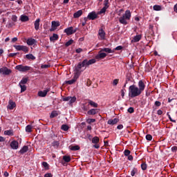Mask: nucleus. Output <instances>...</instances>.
<instances>
[{
    "mask_svg": "<svg viewBox=\"0 0 177 177\" xmlns=\"http://www.w3.org/2000/svg\"><path fill=\"white\" fill-rule=\"evenodd\" d=\"M95 63H96V59H91L90 60L86 59L83 60L82 62H80L75 68V75H77L78 77H80V75L81 74V68H82V67H86L91 66V64H95Z\"/></svg>",
    "mask_w": 177,
    "mask_h": 177,
    "instance_id": "nucleus-1",
    "label": "nucleus"
},
{
    "mask_svg": "<svg viewBox=\"0 0 177 177\" xmlns=\"http://www.w3.org/2000/svg\"><path fill=\"white\" fill-rule=\"evenodd\" d=\"M140 95H142V93L136 85L133 84L129 87V96L130 97H136L140 96Z\"/></svg>",
    "mask_w": 177,
    "mask_h": 177,
    "instance_id": "nucleus-2",
    "label": "nucleus"
},
{
    "mask_svg": "<svg viewBox=\"0 0 177 177\" xmlns=\"http://www.w3.org/2000/svg\"><path fill=\"white\" fill-rule=\"evenodd\" d=\"M131 19V11L126 10L124 15L119 18V21L121 24H124L127 26L128 24V21L127 20H129Z\"/></svg>",
    "mask_w": 177,
    "mask_h": 177,
    "instance_id": "nucleus-3",
    "label": "nucleus"
},
{
    "mask_svg": "<svg viewBox=\"0 0 177 177\" xmlns=\"http://www.w3.org/2000/svg\"><path fill=\"white\" fill-rule=\"evenodd\" d=\"M15 68L16 70H18V71H21V73H26V71H29V70H31V66L17 65Z\"/></svg>",
    "mask_w": 177,
    "mask_h": 177,
    "instance_id": "nucleus-4",
    "label": "nucleus"
},
{
    "mask_svg": "<svg viewBox=\"0 0 177 177\" xmlns=\"http://www.w3.org/2000/svg\"><path fill=\"white\" fill-rule=\"evenodd\" d=\"M92 143L93 144V147L94 149H100V145H99V142H100V139L97 136H95L91 140Z\"/></svg>",
    "mask_w": 177,
    "mask_h": 177,
    "instance_id": "nucleus-5",
    "label": "nucleus"
},
{
    "mask_svg": "<svg viewBox=\"0 0 177 177\" xmlns=\"http://www.w3.org/2000/svg\"><path fill=\"white\" fill-rule=\"evenodd\" d=\"M14 48L17 50H22V52H24L25 53H28V47L26 46L14 45Z\"/></svg>",
    "mask_w": 177,
    "mask_h": 177,
    "instance_id": "nucleus-6",
    "label": "nucleus"
},
{
    "mask_svg": "<svg viewBox=\"0 0 177 177\" xmlns=\"http://www.w3.org/2000/svg\"><path fill=\"white\" fill-rule=\"evenodd\" d=\"M77 30H78V28L74 29L73 26H71L69 28H66L64 30V32H66V35H73V34L77 32Z\"/></svg>",
    "mask_w": 177,
    "mask_h": 177,
    "instance_id": "nucleus-7",
    "label": "nucleus"
},
{
    "mask_svg": "<svg viewBox=\"0 0 177 177\" xmlns=\"http://www.w3.org/2000/svg\"><path fill=\"white\" fill-rule=\"evenodd\" d=\"M107 56V54L106 53H103L102 51V49L98 52V54L95 55V60H102V59H104Z\"/></svg>",
    "mask_w": 177,
    "mask_h": 177,
    "instance_id": "nucleus-8",
    "label": "nucleus"
},
{
    "mask_svg": "<svg viewBox=\"0 0 177 177\" xmlns=\"http://www.w3.org/2000/svg\"><path fill=\"white\" fill-rule=\"evenodd\" d=\"M77 100V97L75 96L73 97H66L63 98L64 102H69V104H73V103H75Z\"/></svg>",
    "mask_w": 177,
    "mask_h": 177,
    "instance_id": "nucleus-9",
    "label": "nucleus"
},
{
    "mask_svg": "<svg viewBox=\"0 0 177 177\" xmlns=\"http://www.w3.org/2000/svg\"><path fill=\"white\" fill-rule=\"evenodd\" d=\"M0 73L1 74H3V75H9L10 73H12V71L7 67H3L0 68Z\"/></svg>",
    "mask_w": 177,
    "mask_h": 177,
    "instance_id": "nucleus-10",
    "label": "nucleus"
},
{
    "mask_svg": "<svg viewBox=\"0 0 177 177\" xmlns=\"http://www.w3.org/2000/svg\"><path fill=\"white\" fill-rule=\"evenodd\" d=\"M145 88H146V85L145 84V82H142V80H140L138 82V90H140V93L143 92L145 91Z\"/></svg>",
    "mask_w": 177,
    "mask_h": 177,
    "instance_id": "nucleus-11",
    "label": "nucleus"
},
{
    "mask_svg": "<svg viewBox=\"0 0 177 177\" xmlns=\"http://www.w3.org/2000/svg\"><path fill=\"white\" fill-rule=\"evenodd\" d=\"M49 91H50V88H47L46 90L40 91L38 92V96H39L40 97H45V96H46V95H48V92H49Z\"/></svg>",
    "mask_w": 177,
    "mask_h": 177,
    "instance_id": "nucleus-12",
    "label": "nucleus"
},
{
    "mask_svg": "<svg viewBox=\"0 0 177 177\" xmlns=\"http://www.w3.org/2000/svg\"><path fill=\"white\" fill-rule=\"evenodd\" d=\"M88 20H95V19H97V14L93 11L88 15Z\"/></svg>",
    "mask_w": 177,
    "mask_h": 177,
    "instance_id": "nucleus-13",
    "label": "nucleus"
},
{
    "mask_svg": "<svg viewBox=\"0 0 177 177\" xmlns=\"http://www.w3.org/2000/svg\"><path fill=\"white\" fill-rule=\"evenodd\" d=\"M79 77L80 76H78V75H75L72 80L66 81V84H68V85H73V84H74Z\"/></svg>",
    "mask_w": 177,
    "mask_h": 177,
    "instance_id": "nucleus-14",
    "label": "nucleus"
},
{
    "mask_svg": "<svg viewBox=\"0 0 177 177\" xmlns=\"http://www.w3.org/2000/svg\"><path fill=\"white\" fill-rule=\"evenodd\" d=\"M10 147L13 149V150H17L19 149V142L16 140H13L10 143Z\"/></svg>",
    "mask_w": 177,
    "mask_h": 177,
    "instance_id": "nucleus-15",
    "label": "nucleus"
},
{
    "mask_svg": "<svg viewBox=\"0 0 177 177\" xmlns=\"http://www.w3.org/2000/svg\"><path fill=\"white\" fill-rule=\"evenodd\" d=\"M99 113V109H91L87 111L88 115H95Z\"/></svg>",
    "mask_w": 177,
    "mask_h": 177,
    "instance_id": "nucleus-16",
    "label": "nucleus"
},
{
    "mask_svg": "<svg viewBox=\"0 0 177 177\" xmlns=\"http://www.w3.org/2000/svg\"><path fill=\"white\" fill-rule=\"evenodd\" d=\"M98 35L100 36V39L103 40L104 39L106 32H104V30H103V29H100L98 32Z\"/></svg>",
    "mask_w": 177,
    "mask_h": 177,
    "instance_id": "nucleus-17",
    "label": "nucleus"
},
{
    "mask_svg": "<svg viewBox=\"0 0 177 177\" xmlns=\"http://www.w3.org/2000/svg\"><path fill=\"white\" fill-rule=\"evenodd\" d=\"M140 39H142V35H137L132 39L131 42H139Z\"/></svg>",
    "mask_w": 177,
    "mask_h": 177,
    "instance_id": "nucleus-18",
    "label": "nucleus"
},
{
    "mask_svg": "<svg viewBox=\"0 0 177 177\" xmlns=\"http://www.w3.org/2000/svg\"><path fill=\"white\" fill-rule=\"evenodd\" d=\"M26 44L29 45V46H32V45H35V44H37V41L32 38L28 39Z\"/></svg>",
    "mask_w": 177,
    "mask_h": 177,
    "instance_id": "nucleus-19",
    "label": "nucleus"
},
{
    "mask_svg": "<svg viewBox=\"0 0 177 177\" xmlns=\"http://www.w3.org/2000/svg\"><path fill=\"white\" fill-rule=\"evenodd\" d=\"M118 121H120L118 118H114L113 120H109L107 124L109 125H115Z\"/></svg>",
    "mask_w": 177,
    "mask_h": 177,
    "instance_id": "nucleus-20",
    "label": "nucleus"
},
{
    "mask_svg": "<svg viewBox=\"0 0 177 177\" xmlns=\"http://www.w3.org/2000/svg\"><path fill=\"white\" fill-rule=\"evenodd\" d=\"M82 10H80L77 12H75L73 14L74 19H78V17H81V16H82Z\"/></svg>",
    "mask_w": 177,
    "mask_h": 177,
    "instance_id": "nucleus-21",
    "label": "nucleus"
},
{
    "mask_svg": "<svg viewBox=\"0 0 177 177\" xmlns=\"http://www.w3.org/2000/svg\"><path fill=\"white\" fill-rule=\"evenodd\" d=\"M20 20L22 23H26V21H28V20H30V18H28L27 15H21Z\"/></svg>",
    "mask_w": 177,
    "mask_h": 177,
    "instance_id": "nucleus-22",
    "label": "nucleus"
},
{
    "mask_svg": "<svg viewBox=\"0 0 177 177\" xmlns=\"http://www.w3.org/2000/svg\"><path fill=\"white\" fill-rule=\"evenodd\" d=\"M101 52H105L106 53H114V50L109 48H101Z\"/></svg>",
    "mask_w": 177,
    "mask_h": 177,
    "instance_id": "nucleus-23",
    "label": "nucleus"
},
{
    "mask_svg": "<svg viewBox=\"0 0 177 177\" xmlns=\"http://www.w3.org/2000/svg\"><path fill=\"white\" fill-rule=\"evenodd\" d=\"M14 107H16V103L13 101H10L8 104V109L10 110H13Z\"/></svg>",
    "mask_w": 177,
    "mask_h": 177,
    "instance_id": "nucleus-24",
    "label": "nucleus"
},
{
    "mask_svg": "<svg viewBox=\"0 0 177 177\" xmlns=\"http://www.w3.org/2000/svg\"><path fill=\"white\" fill-rule=\"evenodd\" d=\"M39 21H41V20L39 19H37L35 21V28L36 31H38L39 30Z\"/></svg>",
    "mask_w": 177,
    "mask_h": 177,
    "instance_id": "nucleus-25",
    "label": "nucleus"
},
{
    "mask_svg": "<svg viewBox=\"0 0 177 177\" xmlns=\"http://www.w3.org/2000/svg\"><path fill=\"white\" fill-rule=\"evenodd\" d=\"M28 151V146H24L22 149L19 151V153L21 154H24V153H27Z\"/></svg>",
    "mask_w": 177,
    "mask_h": 177,
    "instance_id": "nucleus-26",
    "label": "nucleus"
},
{
    "mask_svg": "<svg viewBox=\"0 0 177 177\" xmlns=\"http://www.w3.org/2000/svg\"><path fill=\"white\" fill-rule=\"evenodd\" d=\"M26 59L28 60H35V56L32 54H28L26 55Z\"/></svg>",
    "mask_w": 177,
    "mask_h": 177,
    "instance_id": "nucleus-27",
    "label": "nucleus"
},
{
    "mask_svg": "<svg viewBox=\"0 0 177 177\" xmlns=\"http://www.w3.org/2000/svg\"><path fill=\"white\" fill-rule=\"evenodd\" d=\"M88 104L91 106V107H97L98 104L97 103L91 100H88Z\"/></svg>",
    "mask_w": 177,
    "mask_h": 177,
    "instance_id": "nucleus-28",
    "label": "nucleus"
},
{
    "mask_svg": "<svg viewBox=\"0 0 177 177\" xmlns=\"http://www.w3.org/2000/svg\"><path fill=\"white\" fill-rule=\"evenodd\" d=\"M59 39V35L57 34H53L52 37H50V41H57Z\"/></svg>",
    "mask_w": 177,
    "mask_h": 177,
    "instance_id": "nucleus-29",
    "label": "nucleus"
},
{
    "mask_svg": "<svg viewBox=\"0 0 177 177\" xmlns=\"http://www.w3.org/2000/svg\"><path fill=\"white\" fill-rule=\"evenodd\" d=\"M28 82V78L27 77H24L19 82V85H26V84Z\"/></svg>",
    "mask_w": 177,
    "mask_h": 177,
    "instance_id": "nucleus-30",
    "label": "nucleus"
},
{
    "mask_svg": "<svg viewBox=\"0 0 177 177\" xmlns=\"http://www.w3.org/2000/svg\"><path fill=\"white\" fill-rule=\"evenodd\" d=\"M26 132H28V133L32 132V126L31 124H28L26 127Z\"/></svg>",
    "mask_w": 177,
    "mask_h": 177,
    "instance_id": "nucleus-31",
    "label": "nucleus"
},
{
    "mask_svg": "<svg viewBox=\"0 0 177 177\" xmlns=\"http://www.w3.org/2000/svg\"><path fill=\"white\" fill-rule=\"evenodd\" d=\"M51 24H52V27H55V28H57V27L60 26V22L53 21Z\"/></svg>",
    "mask_w": 177,
    "mask_h": 177,
    "instance_id": "nucleus-32",
    "label": "nucleus"
},
{
    "mask_svg": "<svg viewBox=\"0 0 177 177\" xmlns=\"http://www.w3.org/2000/svg\"><path fill=\"white\" fill-rule=\"evenodd\" d=\"M63 160L65 162H70L71 161V158L69 156H64Z\"/></svg>",
    "mask_w": 177,
    "mask_h": 177,
    "instance_id": "nucleus-33",
    "label": "nucleus"
},
{
    "mask_svg": "<svg viewBox=\"0 0 177 177\" xmlns=\"http://www.w3.org/2000/svg\"><path fill=\"white\" fill-rule=\"evenodd\" d=\"M19 86L21 88V93H23V92H26V91H27V86H26L25 84H19Z\"/></svg>",
    "mask_w": 177,
    "mask_h": 177,
    "instance_id": "nucleus-34",
    "label": "nucleus"
},
{
    "mask_svg": "<svg viewBox=\"0 0 177 177\" xmlns=\"http://www.w3.org/2000/svg\"><path fill=\"white\" fill-rule=\"evenodd\" d=\"M71 150H72V151H77V150H80V146L78 145L72 146L71 147Z\"/></svg>",
    "mask_w": 177,
    "mask_h": 177,
    "instance_id": "nucleus-35",
    "label": "nucleus"
},
{
    "mask_svg": "<svg viewBox=\"0 0 177 177\" xmlns=\"http://www.w3.org/2000/svg\"><path fill=\"white\" fill-rule=\"evenodd\" d=\"M70 127H68V125L67 124H62L61 127V129H62V131H67L68 129H69Z\"/></svg>",
    "mask_w": 177,
    "mask_h": 177,
    "instance_id": "nucleus-36",
    "label": "nucleus"
},
{
    "mask_svg": "<svg viewBox=\"0 0 177 177\" xmlns=\"http://www.w3.org/2000/svg\"><path fill=\"white\" fill-rule=\"evenodd\" d=\"M138 174V169L133 168V170L131 171V176H135Z\"/></svg>",
    "mask_w": 177,
    "mask_h": 177,
    "instance_id": "nucleus-37",
    "label": "nucleus"
},
{
    "mask_svg": "<svg viewBox=\"0 0 177 177\" xmlns=\"http://www.w3.org/2000/svg\"><path fill=\"white\" fill-rule=\"evenodd\" d=\"M57 115H58L57 111H53V112L51 113L50 117L51 118H55V117H57Z\"/></svg>",
    "mask_w": 177,
    "mask_h": 177,
    "instance_id": "nucleus-38",
    "label": "nucleus"
},
{
    "mask_svg": "<svg viewBox=\"0 0 177 177\" xmlns=\"http://www.w3.org/2000/svg\"><path fill=\"white\" fill-rule=\"evenodd\" d=\"M4 135H7L10 136V135H13V131L12 130H7L4 131Z\"/></svg>",
    "mask_w": 177,
    "mask_h": 177,
    "instance_id": "nucleus-39",
    "label": "nucleus"
},
{
    "mask_svg": "<svg viewBox=\"0 0 177 177\" xmlns=\"http://www.w3.org/2000/svg\"><path fill=\"white\" fill-rule=\"evenodd\" d=\"M141 169H142V171H146V169H147V164H146V162L142 163Z\"/></svg>",
    "mask_w": 177,
    "mask_h": 177,
    "instance_id": "nucleus-40",
    "label": "nucleus"
},
{
    "mask_svg": "<svg viewBox=\"0 0 177 177\" xmlns=\"http://www.w3.org/2000/svg\"><path fill=\"white\" fill-rule=\"evenodd\" d=\"M52 146H53V147H57L58 146H60V143L59 142V141H54L52 142Z\"/></svg>",
    "mask_w": 177,
    "mask_h": 177,
    "instance_id": "nucleus-41",
    "label": "nucleus"
},
{
    "mask_svg": "<svg viewBox=\"0 0 177 177\" xmlns=\"http://www.w3.org/2000/svg\"><path fill=\"white\" fill-rule=\"evenodd\" d=\"M74 43V40L73 39H70L69 41H68L66 44H65V46L68 47L70 46V45H72V44Z\"/></svg>",
    "mask_w": 177,
    "mask_h": 177,
    "instance_id": "nucleus-42",
    "label": "nucleus"
},
{
    "mask_svg": "<svg viewBox=\"0 0 177 177\" xmlns=\"http://www.w3.org/2000/svg\"><path fill=\"white\" fill-rule=\"evenodd\" d=\"M42 165L43 167H44V168H46V169H49V165L48 164V162H43Z\"/></svg>",
    "mask_w": 177,
    "mask_h": 177,
    "instance_id": "nucleus-43",
    "label": "nucleus"
},
{
    "mask_svg": "<svg viewBox=\"0 0 177 177\" xmlns=\"http://www.w3.org/2000/svg\"><path fill=\"white\" fill-rule=\"evenodd\" d=\"M153 10H161V6L158 5L153 6Z\"/></svg>",
    "mask_w": 177,
    "mask_h": 177,
    "instance_id": "nucleus-44",
    "label": "nucleus"
},
{
    "mask_svg": "<svg viewBox=\"0 0 177 177\" xmlns=\"http://www.w3.org/2000/svg\"><path fill=\"white\" fill-rule=\"evenodd\" d=\"M128 113H130V114H132L133 113L135 112V109L133 107H129L127 110Z\"/></svg>",
    "mask_w": 177,
    "mask_h": 177,
    "instance_id": "nucleus-45",
    "label": "nucleus"
},
{
    "mask_svg": "<svg viewBox=\"0 0 177 177\" xmlns=\"http://www.w3.org/2000/svg\"><path fill=\"white\" fill-rule=\"evenodd\" d=\"M104 8H106V9L109 8V0L104 1Z\"/></svg>",
    "mask_w": 177,
    "mask_h": 177,
    "instance_id": "nucleus-46",
    "label": "nucleus"
},
{
    "mask_svg": "<svg viewBox=\"0 0 177 177\" xmlns=\"http://www.w3.org/2000/svg\"><path fill=\"white\" fill-rule=\"evenodd\" d=\"M124 156L128 157V156H129V154H131V151H129L128 149H125L124 151Z\"/></svg>",
    "mask_w": 177,
    "mask_h": 177,
    "instance_id": "nucleus-47",
    "label": "nucleus"
},
{
    "mask_svg": "<svg viewBox=\"0 0 177 177\" xmlns=\"http://www.w3.org/2000/svg\"><path fill=\"white\" fill-rule=\"evenodd\" d=\"M106 10H107V8H105V7H103V8L100 10V15H102V14H103V13H106Z\"/></svg>",
    "mask_w": 177,
    "mask_h": 177,
    "instance_id": "nucleus-48",
    "label": "nucleus"
},
{
    "mask_svg": "<svg viewBox=\"0 0 177 177\" xmlns=\"http://www.w3.org/2000/svg\"><path fill=\"white\" fill-rule=\"evenodd\" d=\"M167 115L169 117V120L171 122H176V120H172V118H171V115H169V112L167 113Z\"/></svg>",
    "mask_w": 177,
    "mask_h": 177,
    "instance_id": "nucleus-49",
    "label": "nucleus"
},
{
    "mask_svg": "<svg viewBox=\"0 0 177 177\" xmlns=\"http://www.w3.org/2000/svg\"><path fill=\"white\" fill-rule=\"evenodd\" d=\"M118 81H120V80L118 79H115L113 82V86H116V85H118Z\"/></svg>",
    "mask_w": 177,
    "mask_h": 177,
    "instance_id": "nucleus-50",
    "label": "nucleus"
},
{
    "mask_svg": "<svg viewBox=\"0 0 177 177\" xmlns=\"http://www.w3.org/2000/svg\"><path fill=\"white\" fill-rule=\"evenodd\" d=\"M146 139H147V140H152L153 136L151 135H150V134H147L146 136Z\"/></svg>",
    "mask_w": 177,
    "mask_h": 177,
    "instance_id": "nucleus-51",
    "label": "nucleus"
},
{
    "mask_svg": "<svg viewBox=\"0 0 177 177\" xmlns=\"http://www.w3.org/2000/svg\"><path fill=\"white\" fill-rule=\"evenodd\" d=\"M11 19L12 21H14V23H16V21H17V16L16 15H12Z\"/></svg>",
    "mask_w": 177,
    "mask_h": 177,
    "instance_id": "nucleus-52",
    "label": "nucleus"
},
{
    "mask_svg": "<svg viewBox=\"0 0 177 177\" xmlns=\"http://www.w3.org/2000/svg\"><path fill=\"white\" fill-rule=\"evenodd\" d=\"M19 55V53H10L8 55L9 57H15V56H17Z\"/></svg>",
    "mask_w": 177,
    "mask_h": 177,
    "instance_id": "nucleus-53",
    "label": "nucleus"
},
{
    "mask_svg": "<svg viewBox=\"0 0 177 177\" xmlns=\"http://www.w3.org/2000/svg\"><path fill=\"white\" fill-rule=\"evenodd\" d=\"M13 26H15L14 22H9L8 24L7 25L8 28H12V27H13Z\"/></svg>",
    "mask_w": 177,
    "mask_h": 177,
    "instance_id": "nucleus-54",
    "label": "nucleus"
},
{
    "mask_svg": "<svg viewBox=\"0 0 177 177\" xmlns=\"http://www.w3.org/2000/svg\"><path fill=\"white\" fill-rule=\"evenodd\" d=\"M96 122V119H88L87 120V122H88V124H92V122Z\"/></svg>",
    "mask_w": 177,
    "mask_h": 177,
    "instance_id": "nucleus-55",
    "label": "nucleus"
},
{
    "mask_svg": "<svg viewBox=\"0 0 177 177\" xmlns=\"http://www.w3.org/2000/svg\"><path fill=\"white\" fill-rule=\"evenodd\" d=\"M154 104L156 107H160V106H161V102L160 101H156Z\"/></svg>",
    "mask_w": 177,
    "mask_h": 177,
    "instance_id": "nucleus-56",
    "label": "nucleus"
},
{
    "mask_svg": "<svg viewBox=\"0 0 177 177\" xmlns=\"http://www.w3.org/2000/svg\"><path fill=\"white\" fill-rule=\"evenodd\" d=\"M121 96L122 99H124V97L125 96V91H124V89L121 90Z\"/></svg>",
    "mask_w": 177,
    "mask_h": 177,
    "instance_id": "nucleus-57",
    "label": "nucleus"
},
{
    "mask_svg": "<svg viewBox=\"0 0 177 177\" xmlns=\"http://www.w3.org/2000/svg\"><path fill=\"white\" fill-rule=\"evenodd\" d=\"M53 175H52L51 173H47L44 175V177H53Z\"/></svg>",
    "mask_w": 177,
    "mask_h": 177,
    "instance_id": "nucleus-58",
    "label": "nucleus"
},
{
    "mask_svg": "<svg viewBox=\"0 0 177 177\" xmlns=\"http://www.w3.org/2000/svg\"><path fill=\"white\" fill-rule=\"evenodd\" d=\"M82 50H83L82 48H79L76 49L75 52H76V53H81V52H82Z\"/></svg>",
    "mask_w": 177,
    "mask_h": 177,
    "instance_id": "nucleus-59",
    "label": "nucleus"
},
{
    "mask_svg": "<svg viewBox=\"0 0 177 177\" xmlns=\"http://www.w3.org/2000/svg\"><path fill=\"white\" fill-rule=\"evenodd\" d=\"M122 49V46H118L115 48V50H121Z\"/></svg>",
    "mask_w": 177,
    "mask_h": 177,
    "instance_id": "nucleus-60",
    "label": "nucleus"
},
{
    "mask_svg": "<svg viewBox=\"0 0 177 177\" xmlns=\"http://www.w3.org/2000/svg\"><path fill=\"white\" fill-rule=\"evenodd\" d=\"M157 114H158V115H162V111L160 110V109L158 110Z\"/></svg>",
    "mask_w": 177,
    "mask_h": 177,
    "instance_id": "nucleus-61",
    "label": "nucleus"
},
{
    "mask_svg": "<svg viewBox=\"0 0 177 177\" xmlns=\"http://www.w3.org/2000/svg\"><path fill=\"white\" fill-rule=\"evenodd\" d=\"M48 67H50V66L48 64H44L41 66V68H48Z\"/></svg>",
    "mask_w": 177,
    "mask_h": 177,
    "instance_id": "nucleus-62",
    "label": "nucleus"
},
{
    "mask_svg": "<svg viewBox=\"0 0 177 177\" xmlns=\"http://www.w3.org/2000/svg\"><path fill=\"white\" fill-rule=\"evenodd\" d=\"M122 128H124V126L122 124H119L117 127V129H122Z\"/></svg>",
    "mask_w": 177,
    "mask_h": 177,
    "instance_id": "nucleus-63",
    "label": "nucleus"
},
{
    "mask_svg": "<svg viewBox=\"0 0 177 177\" xmlns=\"http://www.w3.org/2000/svg\"><path fill=\"white\" fill-rule=\"evenodd\" d=\"M177 151V147L174 146L171 148V151Z\"/></svg>",
    "mask_w": 177,
    "mask_h": 177,
    "instance_id": "nucleus-64",
    "label": "nucleus"
}]
</instances>
